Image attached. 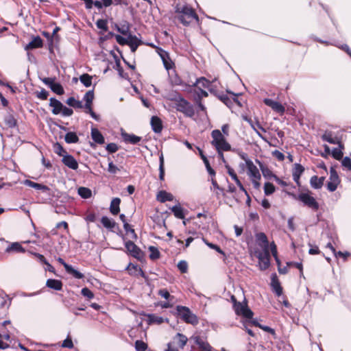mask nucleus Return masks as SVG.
I'll return each mask as SVG.
<instances>
[{
  "mask_svg": "<svg viewBox=\"0 0 351 351\" xmlns=\"http://www.w3.org/2000/svg\"><path fill=\"white\" fill-rule=\"evenodd\" d=\"M175 12L178 14V20L184 26H188L193 19L198 21V16L195 10L186 4H176L175 6Z\"/></svg>",
  "mask_w": 351,
  "mask_h": 351,
  "instance_id": "nucleus-1",
  "label": "nucleus"
},
{
  "mask_svg": "<svg viewBox=\"0 0 351 351\" xmlns=\"http://www.w3.org/2000/svg\"><path fill=\"white\" fill-rule=\"evenodd\" d=\"M213 141L211 144L216 148L219 155L223 157V152L230 151V145L226 141L221 132L219 130H214L211 132Z\"/></svg>",
  "mask_w": 351,
  "mask_h": 351,
  "instance_id": "nucleus-2",
  "label": "nucleus"
},
{
  "mask_svg": "<svg viewBox=\"0 0 351 351\" xmlns=\"http://www.w3.org/2000/svg\"><path fill=\"white\" fill-rule=\"evenodd\" d=\"M171 101L174 102L176 109L183 113L186 117H193L195 115L193 106L180 95H178L172 98Z\"/></svg>",
  "mask_w": 351,
  "mask_h": 351,
  "instance_id": "nucleus-3",
  "label": "nucleus"
},
{
  "mask_svg": "<svg viewBox=\"0 0 351 351\" xmlns=\"http://www.w3.org/2000/svg\"><path fill=\"white\" fill-rule=\"evenodd\" d=\"M311 192L307 191L306 193H300L298 195L289 193L294 199H298L303 203V204L313 211H317L319 208V204L315 197L311 195Z\"/></svg>",
  "mask_w": 351,
  "mask_h": 351,
  "instance_id": "nucleus-4",
  "label": "nucleus"
},
{
  "mask_svg": "<svg viewBox=\"0 0 351 351\" xmlns=\"http://www.w3.org/2000/svg\"><path fill=\"white\" fill-rule=\"evenodd\" d=\"M176 311L178 316L186 323L196 326L199 323L198 317L192 313L189 308L184 306H177Z\"/></svg>",
  "mask_w": 351,
  "mask_h": 351,
  "instance_id": "nucleus-5",
  "label": "nucleus"
},
{
  "mask_svg": "<svg viewBox=\"0 0 351 351\" xmlns=\"http://www.w3.org/2000/svg\"><path fill=\"white\" fill-rule=\"evenodd\" d=\"M233 306L235 313L237 315H242L247 319H252L253 312L248 308L246 304L237 302L234 296H232Z\"/></svg>",
  "mask_w": 351,
  "mask_h": 351,
  "instance_id": "nucleus-6",
  "label": "nucleus"
},
{
  "mask_svg": "<svg viewBox=\"0 0 351 351\" xmlns=\"http://www.w3.org/2000/svg\"><path fill=\"white\" fill-rule=\"evenodd\" d=\"M56 77H44L42 82L47 85L54 93L62 95L64 93L63 86L58 82H56Z\"/></svg>",
  "mask_w": 351,
  "mask_h": 351,
  "instance_id": "nucleus-7",
  "label": "nucleus"
},
{
  "mask_svg": "<svg viewBox=\"0 0 351 351\" xmlns=\"http://www.w3.org/2000/svg\"><path fill=\"white\" fill-rule=\"evenodd\" d=\"M259 266L261 270L267 269L270 265V254L269 250L259 252L257 255Z\"/></svg>",
  "mask_w": 351,
  "mask_h": 351,
  "instance_id": "nucleus-8",
  "label": "nucleus"
},
{
  "mask_svg": "<svg viewBox=\"0 0 351 351\" xmlns=\"http://www.w3.org/2000/svg\"><path fill=\"white\" fill-rule=\"evenodd\" d=\"M101 223L106 228L110 231L116 232L117 234H121L119 225L113 219L106 216H103L101 219Z\"/></svg>",
  "mask_w": 351,
  "mask_h": 351,
  "instance_id": "nucleus-9",
  "label": "nucleus"
},
{
  "mask_svg": "<svg viewBox=\"0 0 351 351\" xmlns=\"http://www.w3.org/2000/svg\"><path fill=\"white\" fill-rule=\"evenodd\" d=\"M127 252L135 258L140 259L142 256L141 250L132 241L125 242Z\"/></svg>",
  "mask_w": 351,
  "mask_h": 351,
  "instance_id": "nucleus-10",
  "label": "nucleus"
},
{
  "mask_svg": "<svg viewBox=\"0 0 351 351\" xmlns=\"http://www.w3.org/2000/svg\"><path fill=\"white\" fill-rule=\"evenodd\" d=\"M246 166L247 169V174L252 179L261 180V176L259 170L254 165L251 160H246Z\"/></svg>",
  "mask_w": 351,
  "mask_h": 351,
  "instance_id": "nucleus-11",
  "label": "nucleus"
},
{
  "mask_svg": "<svg viewBox=\"0 0 351 351\" xmlns=\"http://www.w3.org/2000/svg\"><path fill=\"white\" fill-rule=\"evenodd\" d=\"M4 121L7 126L10 128H15L17 125V120L15 118L14 110L8 108L7 113L4 117Z\"/></svg>",
  "mask_w": 351,
  "mask_h": 351,
  "instance_id": "nucleus-12",
  "label": "nucleus"
},
{
  "mask_svg": "<svg viewBox=\"0 0 351 351\" xmlns=\"http://www.w3.org/2000/svg\"><path fill=\"white\" fill-rule=\"evenodd\" d=\"M62 162L67 167L76 170L78 168V162L76 159L71 154H66L62 158Z\"/></svg>",
  "mask_w": 351,
  "mask_h": 351,
  "instance_id": "nucleus-13",
  "label": "nucleus"
},
{
  "mask_svg": "<svg viewBox=\"0 0 351 351\" xmlns=\"http://www.w3.org/2000/svg\"><path fill=\"white\" fill-rule=\"evenodd\" d=\"M304 171V167L299 163H295L293 170L292 176L293 180L296 182L298 185L300 184V178L302 174Z\"/></svg>",
  "mask_w": 351,
  "mask_h": 351,
  "instance_id": "nucleus-14",
  "label": "nucleus"
},
{
  "mask_svg": "<svg viewBox=\"0 0 351 351\" xmlns=\"http://www.w3.org/2000/svg\"><path fill=\"white\" fill-rule=\"evenodd\" d=\"M256 239L258 245L263 248V250H269V241L266 234L263 232H259L256 234Z\"/></svg>",
  "mask_w": 351,
  "mask_h": 351,
  "instance_id": "nucleus-15",
  "label": "nucleus"
},
{
  "mask_svg": "<svg viewBox=\"0 0 351 351\" xmlns=\"http://www.w3.org/2000/svg\"><path fill=\"white\" fill-rule=\"evenodd\" d=\"M49 106L53 107L51 110L53 114H58L62 112L64 105L57 99L51 97L49 99Z\"/></svg>",
  "mask_w": 351,
  "mask_h": 351,
  "instance_id": "nucleus-16",
  "label": "nucleus"
},
{
  "mask_svg": "<svg viewBox=\"0 0 351 351\" xmlns=\"http://www.w3.org/2000/svg\"><path fill=\"white\" fill-rule=\"evenodd\" d=\"M150 123H151L152 129L155 133L158 134L162 132V123L161 119L159 117H158L157 116H153L151 118Z\"/></svg>",
  "mask_w": 351,
  "mask_h": 351,
  "instance_id": "nucleus-17",
  "label": "nucleus"
},
{
  "mask_svg": "<svg viewBox=\"0 0 351 351\" xmlns=\"http://www.w3.org/2000/svg\"><path fill=\"white\" fill-rule=\"evenodd\" d=\"M271 286L272 290L278 296H280L282 294V288L276 274H272Z\"/></svg>",
  "mask_w": 351,
  "mask_h": 351,
  "instance_id": "nucleus-18",
  "label": "nucleus"
},
{
  "mask_svg": "<svg viewBox=\"0 0 351 351\" xmlns=\"http://www.w3.org/2000/svg\"><path fill=\"white\" fill-rule=\"evenodd\" d=\"M43 39L39 36H37L36 37H34L33 40L25 47V49L26 51H28L30 49L40 48L43 47Z\"/></svg>",
  "mask_w": 351,
  "mask_h": 351,
  "instance_id": "nucleus-19",
  "label": "nucleus"
},
{
  "mask_svg": "<svg viewBox=\"0 0 351 351\" xmlns=\"http://www.w3.org/2000/svg\"><path fill=\"white\" fill-rule=\"evenodd\" d=\"M121 136L125 143H129L132 145L138 144L141 140V137L136 136L133 134L122 132Z\"/></svg>",
  "mask_w": 351,
  "mask_h": 351,
  "instance_id": "nucleus-20",
  "label": "nucleus"
},
{
  "mask_svg": "<svg viewBox=\"0 0 351 351\" xmlns=\"http://www.w3.org/2000/svg\"><path fill=\"white\" fill-rule=\"evenodd\" d=\"M256 162L258 164L260 169L263 173V176L264 178L267 179H274V176H276L275 174L273 173V172L268 168L267 166L262 163L258 160H256Z\"/></svg>",
  "mask_w": 351,
  "mask_h": 351,
  "instance_id": "nucleus-21",
  "label": "nucleus"
},
{
  "mask_svg": "<svg viewBox=\"0 0 351 351\" xmlns=\"http://www.w3.org/2000/svg\"><path fill=\"white\" fill-rule=\"evenodd\" d=\"M141 44V40H139L136 36L129 34V40L127 45L130 46L132 52L134 53Z\"/></svg>",
  "mask_w": 351,
  "mask_h": 351,
  "instance_id": "nucleus-22",
  "label": "nucleus"
},
{
  "mask_svg": "<svg viewBox=\"0 0 351 351\" xmlns=\"http://www.w3.org/2000/svg\"><path fill=\"white\" fill-rule=\"evenodd\" d=\"M322 139L324 141L328 142L330 144H338L339 147H342L341 143L336 138L333 137L332 132L330 131H326L322 136Z\"/></svg>",
  "mask_w": 351,
  "mask_h": 351,
  "instance_id": "nucleus-23",
  "label": "nucleus"
},
{
  "mask_svg": "<svg viewBox=\"0 0 351 351\" xmlns=\"http://www.w3.org/2000/svg\"><path fill=\"white\" fill-rule=\"evenodd\" d=\"M46 286L56 291H60L62 289V282L60 280L49 278L46 282Z\"/></svg>",
  "mask_w": 351,
  "mask_h": 351,
  "instance_id": "nucleus-24",
  "label": "nucleus"
},
{
  "mask_svg": "<svg viewBox=\"0 0 351 351\" xmlns=\"http://www.w3.org/2000/svg\"><path fill=\"white\" fill-rule=\"evenodd\" d=\"M92 139L97 144L102 145L104 143V137L102 134L97 128L91 129Z\"/></svg>",
  "mask_w": 351,
  "mask_h": 351,
  "instance_id": "nucleus-25",
  "label": "nucleus"
},
{
  "mask_svg": "<svg viewBox=\"0 0 351 351\" xmlns=\"http://www.w3.org/2000/svg\"><path fill=\"white\" fill-rule=\"evenodd\" d=\"M188 341V338L182 333H177L176 335L173 337V343H176V346L182 348L186 344Z\"/></svg>",
  "mask_w": 351,
  "mask_h": 351,
  "instance_id": "nucleus-26",
  "label": "nucleus"
},
{
  "mask_svg": "<svg viewBox=\"0 0 351 351\" xmlns=\"http://www.w3.org/2000/svg\"><path fill=\"white\" fill-rule=\"evenodd\" d=\"M339 183H340V179H339V176L330 177L329 181L328 182V183L326 184L327 189L330 192H333L337 189Z\"/></svg>",
  "mask_w": 351,
  "mask_h": 351,
  "instance_id": "nucleus-27",
  "label": "nucleus"
},
{
  "mask_svg": "<svg viewBox=\"0 0 351 351\" xmlns=\"http://www.w3.org/2000/svg\"><path fill=\"white\" fill-rule=\"evenodd\" d=\"M94 99V90H90L86 93L83 97V100L85 101V104L83 105L84 109L90 108L92 107L93 101Z\"/></svg>",
  "mask_w": 351,
  "mask_h": 351,
  "instance_id": "nucleus-28",
  "label": "nucleus"
},
{
  "mask_svg": "<svg viewBox=\"0 0 351 351\" xmlns=\"http://www.w3.org/2000/svg\"><path fill=\"white\" fill-rule=\"evenodd\" d=\"M120 203L121 199L119 197H114L112 199L110 206V212L113 215H117L120 211Z\"/></svg>",
  "mask_w": 351,
  "mask_h": 351,
  "instance_id": "nucleus-29",
  "label": "nucleus"
},
{
  "mask_svg": "<svg viewBox=\"0 0 351 351\" xmlns=\"http://www.w3.org/2000/svg\"><path fill=\"white\" fill-rule=\"evenodd\" d=\"M24 184L26 186H28L32 187V188H34V189H35L36 190H40V191H47L49 190V187L47 186L42 184L34 182H33L32 180H25L24 181Z\"/></svg>",
  "mask_w": 351,
  "mask_h": 351,
  "instance_id": "nucleus-30",
  "label": "nucleus"
},
{
  "mask_svg": "<svg viewBox=\"0 0 351 351\" xmlns=\"http://www.w3.org/2000/svg\"><path fill=\"white\" fill-rule=\"evenodd\" d=\"M157 199L162 203H164L167 201H173V195L165 191H160L157 195Z\"/></svg>",
  "mask_w": 351,
  "mask_h": 351,
  "instance_id": "nucleus-31",
  "label": "nucleus"
},
{
  "mask_svg": "<svg viewBox=\"0 0 351 351\" xmlns=\"http://www.w3.org/2000/svg\"><path fill=\"white\" fill-rule=\"evenodd\" d=\"M7 253L11 252H21L23 253L25 252V250L22 247V245L18 243L14 242L10 245L5 250Z\"/></svg>",
  "mask_w": 351,
  "mask_h": 351,
  "instance_id": "nucleus-32",
  "label": "nucleus"
},
{
  "mask_svg": "<svg viewBox=\"0 0 351 351\" xmlns=\"http://www.w3.org/2000/svg\"><path fill=\"white\" fill-rule=\"evenodd\" d=\"M147 323L149 324H161L165 322V319L162 317L158 316L155 314H148L147 315ZM165 321L168 322V319H166Z\"/></svg>",
  "mask_w": 351,
  "mask_h": 351,
  "instance_id": "nucleus-33",
  "label": "nucleus"
},
{
  "mask_svg": "<svg viewBox=\"0 0 351 351\" xmlns=\"http://www.w3.org/2000/svg\"><path fill=\"white\" fill-rule=\"evenodd\" d=\"M65 270L68 274H71L75 278L82 279L84 278V274L75 269L71 265H66Z\"/></svg>",
  "mask_w": 351,
  "mask_h": 351,
  "instance_id": "nucleus-34",
  "label": "nucleus"
},
{
  "mask_svg": "<svg viewBox=\"0 0 351 351\" xmlns=\"http://www.w3.org/2000/svg\"><path fill=\"white\" fill-rule=\"evenodd\" d=\"M171 210L173 213L175 217H177L178 219H184V211L180 204L173 206V207L171 208Z\"/></svg>",
  "mask_w": 351,
  "mask_h": 351,
  "instance_id": "nucleus-35",
  "label": "nucleus"
},
{
  "mask_svg": "<svg viewBox=\"0 0 351 351\" xmlns=\"http://www.w3.org/2000/svg\"><path fill=\"white\" fill-rule=\"evenodd\" d=\"M66 104L75 109H81L84 108L82 102L81 101L75 99L73 97L68 98L66 101Z\"/></svg>",
  "mask_w": 351,
  "mask_h": 351,
  "instance_id": "nucleus-36",
  "label": "nucleus"
},
{
  "mask_svg": "<svg viewBox=\"0 0 351 351\" xmlns=\"http://www.w3.org/2000/svg\"><path fill=\"white\" fill-rule=\"evenodd\" d=\"M194 339L195 343L198 345L201 350L203 351H210L211 346L207 342L203 341L199 337H195Z\"/></svg>",
  "mask_w": 351,
  "mask_h": 351,
  "instance_id": "nucleus-37",
  "label": "nucleus"
},
{
  "mask_svg": "<svg viewBox=\"0 0 351 351\" xmlns=\"http://www.w3.org/2000/svg\"><path fill=\"white\" fill-rule=\"evenodd\" d=\"M64 141L68 144L76 143L79 141V138L75 132H69L64 136Z\"/></svg>",
  "mask_w": 351,
  "mask_h": 351,
  "instance_id": "nucleus-38",
  "label": "nucleus"
},
{
  "mask_svg": "<svg viewBox=\"0 0 351 351\" xmlns=\"http://www.w3.org/2000/svg\"><path fill=\"white\" fill-rule=\"evenodd\" d=\"M130 23L128 21H124L120 23V27H119V28H118V32L124 36H127L128 34H131L130 33Z\"/></svg>",
  "mask_w": 351,
  "mask_h": 351,
  "instance_id": "nucleus-39",
  "label": "nucleus"
},
{
  "mask_svg": "<svg viewBox=\"0 0 351 351\" xmlns=\"http://www.w3.org/2000/svg\"><path fill=\"white\" fill-rule=\"evenodd\" d=\"M0 298L3 300L0 304L1 308H3L5 305H8V307L10 306L12 299L3 290H0Z\"/></svg>",
  "mask_w": 351,
  "mask_h": 351,
  "instance_id": "nucleus-40",
  "label": "nucleus"
},
{
  "mask_svg": "<svg viewBox=\"0 0 351 351\" xmlns=\"http://www.w3.org/2000/svg\"><path fill=\"white\" fill-rule=\"evenodd\" d=\"M210 85V81L207 80L205 77H202L196 80V82L193 84V86H197L202 88H209Z\"/></svg>",
  "mask_w": 351,
  "mask_h": 351,
  "instance_id": "nucleus-41",
  "label": "nucleus"
},
{
  "mask_svg": "<svg viewBox=\"0 0 351 351\" xmlns=\"http://www.w3.org/2000/svg\"><path fill=\"white\" fill-rule=\"evenodd\" d=\"M78 194L81 197L88 199L91 197L92 191L88 188L81 186L78 189Z\"/></svg>",
  "mask_w": 351,
  "mask_h": 351,
  "instance_id": "nucleus-42",
  "label": "nucleus"
},
{
  "mask_svg": "<svg viewBox=\"0 0 351 351\" xmlns=\"http://www.w3.org/2000/svg\"><path fill=\"white\" fill-rule=\"evenodd\" d=\"M80 80L85 87H89L92 84V76L88 73H84L80 75Z\"/></svg>",
  "mask_w": 351,
  "mask_h": 351,
  "instance_id": "nucleus-43",
  "label": "nucleus"
},
{
  "mask_svg": "<svg viewBox=\"0 0 351 351\" xmlns=\"http://www.w3.org/2000/svg\"><path fill=\"white\" fill-rule=\"evenodd\" d=\"M211 182L213 185V187H211V190L213 189L214 191H215L216 197L217 198H219L221 194L224 195L223 189H222L218 185L217 181L213 178L211 180Z\"/></svg>",
  "mask_w": 351,
  "mask_h": 351,
  "instance_id": "nucleus-44",
  "label": "nucleus"
},
{
  "mask_svg": "<svg viewBox=\"0 0 351 351\" xmlns=\"http://www.w3.org/2000/svg\"><path fill=\"white\" fill-rule=\"evenodd\" d=\"M159 179L160 180H164L165 177V168H164V157L163 154H161L159 156Z\"/></svg>",
  "mask_w": 351,
  "mask_h": 351,
  "instance_id": "nucleus-45",
  "label": "nucleus"
},
{
  "mask_svg": "<svg viewBox=\"0 0 351 351\" xmlns=\"http://www.w3.org/2000/svg\"><path fill=\"white\" fill-rule=\"evenodd\" d=\"M149 251L150 252L149 258L152 260H156L160 258V253L157 247L154 246H149Z\"/></svg>",
  "mask_w": 351,
  "mask_h": 351,
  "instance_id": "nucleus-46",
  "label": "nucleus"
},
{
  "mask_svg": "<svg viewBox=\"0 0 351 351\" xmlns=\"http://www.w3.org/2000/svg\"><path fill=\"white\" fill-rule=\"evenodd\" d=\"M343 148V146L341 147H339V148H333V149L331 152L332 157L336 160H341L343 155V152L341 151Z\"/></svg>",
  "mask_w": 351,
  "mask_h": 351,
  "instance_id": "nucleus-47",
  "label": "nucleus"
},
{
  "mask_svg": "<svg viewBox=\"0 0 351 351\" xmlns=\"http://www.w3.org/2000/svg\"><path fill=\"white\" fill-rule=\"evenodd\" d=\"M275 191V186L271 182H265L264 185V193L266 195H270Z\"/></svg>",
  "mask_w": 351,
  "mask_h": 351,
  "instance_id": "nucleus-48",
  "label": "nucleus"
},
{
  "mask_svg": "<svg viewBox=\"0 0 351 351\" xmlns=\"http://www.w3.org/2000/svg\"><path fill=\"white\" fill-rule=\"evenodd\" d=\"M310 184L311 187L315 189H319L322 187L320 182L318 181V177L317 176H313L311 178Z\"/></svg>",
  "mask_w": 351,
  "mask_h": 351,
  "instance_id": "nucleus-49",
  "label": "nucleus"
},
{
  "mask_svg": "<svg viewBox=\"0 0 351 351\" xmlns=\"http://www.w3.org/2000/svg\"><path fill=\"white\" fill-rule=\"evenodd\" d=\"M54 152L58 156H62L63 158L64 155L67 154L66 151L63 148V147L60 143H56L54 145Z\"/></svg>",
  "mask_w": 351,
  "mask_h": 351,
  "instance_id": "nucleus-50",
  "label": "nucleus"
},
{
  "mask_svg": "<svg viewBox=\"0 0 351 351\" xmlns=\"http://www.w3.org/2000/svg\"><path fill=\"white\" fill-rule=\"evenodd\" d=\"M135 348L136 351H145L147 348V344L141 340H137L135 342Z\"/></svg>",
  "mask_w": 351,
  "mask_h": 351,
  "instance_id": "nucleus-51",
  "label": "nucleus"
},
{
  "mask_svg": "<svg viewBox=\"0 0 351 351\" xmlns=\"http://www.w3.org/2000/svg\"><path fill=\"white\" fill-rule=\"evenodd\" d=\"M96 26L98 29L105 32L108 30L107 21L104 19H98L96 22Z\"/></svg>",
  "mask_w": 351,
  "mask_h": 351,
  "instance_id": "nucleus-52",
  "label": "nucleus"
},
{
  "mask_svg": "<svg viewBox=\"0 0 351 351\" xmlns=\"http://www.w3.org/2000/svg\"><path fill=\"white\" fill-rule=\"evenodd\" d=\"M123 228L128 234L130 233L132 234V239L135 240L137 239V235L135 233L134 230L131 228L130 225L128 223H125V224L123 225Z\"/></svg>",
  "mask_w": 351,
  "mask_h": 351,
  "instance_id": "nucleus-53",
  "label": "nucleus"
},
{
  "mask_svg": "<svg viewBox=\"0 0 351 351\" xmlns=\"http://www.w3.org/2000/svg\"><path fill=\"white\" fill-rule=\"evenodd\" d=\"M36 96L37 98L41 100H46L49 96V92L47 91L45 88H42L40 92L36 93Z\"/></svg>",
  "mask_w": 351,
  "mask_h": 351,
  "instance_id": "nucleus-54",
  "label": "nucleus"
},
{
  "mask_svg": "<svg viewBox=\"0 0 351 351\" xmlns=\"http://www.w3.org/2000/svg\"><path fill=\"white\" fill-rule=\"evenodd\" d=\"M115 38L117 42L121 45H125L128 44V42L129 40V34L127 35V38H124L121 36V35L117 34L115 35Z\"/></svg>",
  "mask_w": 351,
  "mask_h": 351,
  "instance_id": "nucleus-55",
  "label": "nucleus"
},
{
  "mask_svg": "<svg viewBox=\"0 0 351 351\" xmlns=\"http://www.w3.org/2000/svg\"><path fill=\"white\" fill-rule=\"evenodd\" d=\"M81 293L84 297L88 299H93L94 298L93 293L87 287H84L81 290Z\"/></svg>",
  "mask_w": 351,
  "mask_h": 351,
  "instance_id": "nucleus-56",
  "label": "nucleus"
},
{
  "mask_svg": "<svg viewBox=\"0 0 351 351\" xmlns=\"http://www.w3.org/2000/svg\"><path fill=\"white\" fill-rule=\"evenodd\" d=\"M178 268L181 273H186L188 270V264L185 261H180L178 264Z\"/></svg>",
  "mask_w": 351,
  "mask_h": 351,
  "instance_id": "nucleus-57",
  "label": "nucleus"
},
{
  "mask_svg": "<svg viewBox=\"0 0 351 351\" xmlns=\"http://www.w3.org/2000/svg\"><path fill=\"white\" fill-rule=\"evenodd\" d=\"M106 149L109 153L112 154V153H115L119 149V147H118V145L116 143H108L106 145Z\"/></svg>",
  "mask_w": 351,
  "mask_h": 351,
  "instance_id": "nucleus-58",
  "label": "nucleus"
},
{
  "mask_svg": "<svg viewBox=\"0 0 351 351\" xmlns=\"http://www.w3.org/2000/svg\"><path fill=\"white\" fill-rule=\"evenodd\" d=\"M274 111L279 113L280 114H283L285 112V108L279 102L275 104L274 107L272 109Z\"/></svg>",
  "mask_w": 351,
  "mask_h": 351,
  "instance_id": "nucleus-59",
  "label": "nucleus"
},
{
  "mask_svg": "<svg viewBox=\"0 0 351 351\" xmlns=\"http://www.w3.org/2000/svg\"><path fill=\"white\" fill-rule=\"evenodd\" d=\"M120 169L113 163L110 161L108 163V171L112 174H116Z\"/></svg>",
  "mask_w": 351,
  "mask_h": 351,
  "instance_id": "nucleus-60",
  "label": "nucleus"
},
{
  "mask_svg": "<svg viewBox=\"0 0 351 351\" xmlns=\"http://www.w3.org/2000/svg\"><path fill=\"white\" fill-rule=\"evenodd\" d=\"M62 348H73V343L71 340V338L69 337V335L67 336L66 339H64L62 343Z\"/></svg>",
  "mask_w": 351,
  "mask_h": 351,
  "instance_id": "nucleus-61",
  "label": "nucleus"
},
{
  "mask_svg": "<svg viewBox=\"0 0 351 351\" xmlns=\"http://www.w3.org/2000/svg\"><path fill=\"white\" fill-rule=\"evenodd\" d=\"M203 241L206 243V245H208L211 249L215 250L217 252H218L219 253H220L221 254H224L223 252L221 250V248L218 245L211 243H209L205 239H203Z\"/></svg>",
  "mask_w": 351,
  "mask_h": 351,
  "instance_id": "nucleus-62",
  "label": "nucleus"
},
{
  "mask_svg": "<svg viewBox=\"0 0 351 351\" xmlns=\"http://www.w3.org/2000/svg\"><path fill=\"white\" fill-rule=\"evenodd\" d=\"M269 250H271V254L275 258L276 261L277 262H278L279 261H278V258L277 256V247H276V245L274 243V242H272L271 243H270V245L269 246Z\"/></svg>",
  "mask_w": 351,
  "mask_h": 351,
  "instance_id": "nucleus-63",
  "label": "nucleus"
},
{
  "mask_svg": "<svg viewBox=\"0 0 351 351\" xmlns=\"http://www.w3.org/2000/svg\"><path fill=\"white\" fill-rule=\"evenodd\" d=\"M341 164L343 167L346 168L348 170L351 171V160L348 156H346L343 158Z\"/></svg>",
  "mask_w": 351,
  "mask_h": 351,
  "instance_id": "nucleus-64",
  "label": "nucleus"
}]
</instances>
